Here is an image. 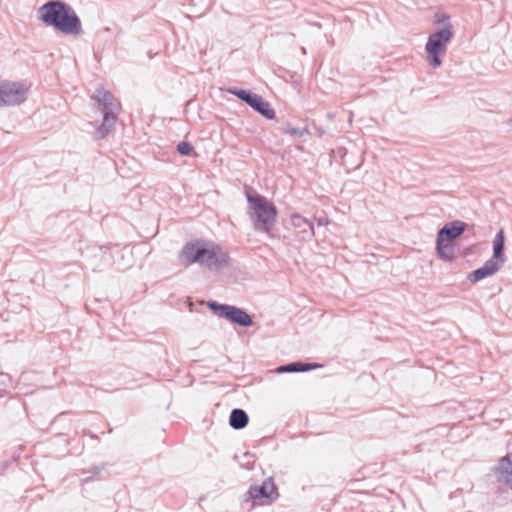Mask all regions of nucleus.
<instances>
[{"instance_id": "f257e3e1", "label": "nucleus", "mask_w": 512, "mask_h": 512, "mask_svg": "<svg viewBox=\"0 0 512 512\" xmlns=\"http://www.w3.org/2000/svg\"><path fill=\"white\" fill-rule=\"evenodd\" d=\"M40 22L63 35L80 36L84 33L82 22L74 8L63 0H49L37 10Z\"/></svg>"}, {"instance_id": "f03ea898", "label": "nucleus", "mask_w": 512, "mask_h": 512, "mask_svg": "<svg viewBox=\"0 0 512 512\" xmlns=\"http://www.w3.org/2000/svg\"><path fill=\"white\" fill-rule=\"evenodd\" d=\"M435 18V23L441 27L429 35L425 44L426 60L432 68L442 65L441 57L446 53L447 45L454 34L450 17L447 14L436 13Z\"/></svg>"}, {"instance_id": "7ed1b4c3", "label": "nucleus", "mask_w": 512, "mask_h": 512, "mask_svg": "<svg viewBox=\"0 0 512 512\" xmlns=\"http://www.w3.org/2000/svg\"><path fill=\"white\" fill-rule=\"evenodd\" d=\"M247 215L256 231L270 233L276 223L278 211L275 204L265 196L246 193Z\"/></svg>"}, {"instance_id": "20e7f679", "label": "nucleus", "mask_w": 512, "mask_h": 512, "mask_svg": "<svg viewBox=\"0 0 512 512\" xmlns=\"http://www.w3.org/2000/svg\"><path fill=\"white\" fill-rule=\"evenodd\" d=\"M493 254L490 259H488L483 266L473 270L468 274L467 279L471 283H477L487 277H490L496 274L502 265L506 261V256L504 253L505 249V234L503 229H500L493 240Z\"/></svg>"}, {"instance_id": "39448f33", "label": "nucleus", "mask_w": 512, "mask_h": 512, "mask_svg": "<svg viewBox=\"0 0 512 512\" xmlns=\"http://www.w3.org/2000/svg\"><path fill=\"white\" fill-rule=\"evenodd\" d=\"M206 305L215 316L225 319L234 325L243 328H248L253 325L252 316L243 308L219 303L214 300H209Z\"/></svg>"}, {"instance_id": "423d86ee", "label": "nucleus", "mask_w": 512, "mask_h": 512, "mask_svg": "<svg viewBox=\"0 0 512 512\" xmlns=\"http://www.w3.org/2000/svg\"><path fill=\"white\" fill-rule=\"evenodd\" d=\"M227 92L240 99L242 102H244L246 105H248L250 108H252L255 112L260 114L265 119H276V112L274 108L271 106L269 101H267L261 95L256 94L251 90L234 86L227 88Z\"/></svg>"}, {"instance_id": "0eeeda50", "label": "nucleus", "mask_w": 512, "mask_h": 512, "mask_svg": "<svg viewBox=\"0 0 512 512\" xmlns=\"http://www.w3.org/2000/svg\"><path fill=\"white\" fill-rule=\"evenodd\" d=\"M279 498L278 488L272 477L265 479L260 485H251L245 493V502L255 505H267Z\"/></svg>"}, {"instance_id": "6e6552de", "label": "nucleus", "mask_w": 512, "mask_h": 512, "mask_svg": "<svg viewBox=\"0 0 512 512\" xmlns=\"http://www.w3.org/2000/svg\"><path fill=\"white\" fill-rule=\"evenodd\" d=\"M27 97L28 87L25 84L14 81L0 82V107L21 105Z\"/></svg>"}, {"instance_id": "1a4fd4ad", "label": "nucleus", "mask_w": 512, "mask_h": 512, "mask_svg": "<svg viewBox=\"0 0 512 512\" xmlns=\"http://www.w3.org/2000/svg\"><path fill=\"white\" fill-rule=\"evenodd\" d=\"M230 255L220 245L210 242L201 267L211 271L218 272L230 266Z\"/></svg>"}, {"instance_id": "9d476101", "label": "nucleus", "mask_w": 512, "mask_h": 512, "mask_svg": "<svg viewBox=\"0 0 512 512\" xmlns=\"http://www.w3.org/2000/svg\"><path fill=\"white\" fill-rule=\"evenodd\" d=\"M209 243L200 239L186 242L178 255L179 261L186 267L195 263L201 265Z\"/></svg>"}, {"instance_id": "9b49d317", "label": "nucleus", "mask_w": 512, "mask_h": 512, "mask_svg": "<svg viewBox=\"0 0 512 512\" xmlns=\"http://www.w3.org/2000/svg\"><path fill=\"white\" fill-rule=\"evenodd\" d=\"M493 470L497 481L512 489V453L500 458Z\"/></svg>"}, {"instance_id": "f8f14e48", "label": "nucleus", "mask_w": 512, "mask_h": 512, "mask_svg": "<svg viewBox=\"0 0 512 512\" xmlns=\"http://www.w3.org/2000/svg\"><path fill=\"white\" fill-rule=\"evenodd\" d=\"M467 224L461 220H453L444 224L437 232L436 238L447 242H453L466 230Z\"/></svg>"}, {"instance_id": "ddd939ff", "label": "nucleus", "mask_w": 512, "mask_h": 512, "mask_svg": "<svg viewBox=\"0 0 512 512\" xmlns=\"http://www.w3.org/2000/svg\"><path fill=\"white\" fill-rule=\"evenodd\" d=\"M92 98L96 101L98 108L102 111L103 115H105V113H110L112 116H117V104L115 103V98L110 91L97 89Z\"/></svg>"}, {"instance_id": "4468645a", "label": "nucleus", "mask_w": 512, "mask_h": 512, "mask_svg": "<svg viewBox=\"0 0 512 512\" xmlns=\"http://www.w3.org/2000/svg\"><path fill=\"white\" fill-rule=\"evenodd\" d=\"M291 221L301 240L309 241L314 237V225L310 220L300 214H293Z\"/></svg>"}, {"instance_id": "2eb2a0df", "label": "nucleus", "mask_w": 512, "mask_h": 512, "mask_svg": "<svg viewBox=\"0 0 512 512\" xmlns=\"http://www.w3.org/2000/svg\"><path fill=\"white\" fill-rule=\"evenodd\" d=\"M436 252L443 261L452 262L455 258L454 242H447L436 238Z\"/></svg>"}, {"instance_id": "dca6fc26", "label": "nucleus", "mask_w": 512, "mask_h": 512, "mask_svg": "<svg viewBox=\"0 0 512 512\" xmlns=\"http://www.w3.org/2000/svg\"><path fill=\"white\" fill-rule=\"evenodd\" d=\"M249 423L247 412L241 408H234L229 415V425L234 430L244 429Z\"/></svg>"}, {"instance_id": "f3484780", "label": "nucleus", "mask_w": 512, "mask_h": 512, "mask_svg": "<svg viewBox=\"0 0 512 512\" xmlns=\"http://www.w3.org/2000/svg\"><path fill=\"white\" fill-rule=\"evenodd\" d=\"M116 120L117 116H112L110 113H105V115H103V121L98 126L96 131L97 139L105 138L114 128Z\"/></svg>"}, {"instance_id": "a211bd4d", "label": "nucleus", "mask_w": 512, "mask_h": 512, "mask_svg": "<svg viewBox=\"0 0 512 512\" xmlns=\"http://www.w3.org/2000/svg\"><path fill=\"white\" fill-rule=\"evenodd\" d=\"M282 133L290 135V136H304V135H310V131L308 128H296L292 127L289 123H287L285 126H282L280 128Z\"/></svg>"}, {"instance_id": "6ab92c4d", "label": "nucleus", "mask_w": 512, "mask_h": 512, "mask_svg": "<svg viewBox=\"0 0 512 512\" xmlns=\"http://www.w3.org/2000/svg\"><path fill=\"white\" fill-rule=\"evenodd\" d=\"M322 367V364L316 362L296 361V373L309 372Z\"/></svg>"}, {"instance_id": "aec40b11", "label": "nucleus", "mask_w": 512, "mask_h": 512, "mask_svg": "<svg viewBox=\"0 0 512 512\" xmlns=\"http://www.w3.org/2000/svg\"><path fill=\"white\" fill-rule=\"evenodd\" d=\"M176 150L177 152L181 155V156H191V155H196L195 151H194V147L192 146V144L188 141H181L177 144V147H176Z\"/></svg>"}, {"instance_id": "412c9836", "label": "nucleus", "mask_w": 512, "mask_h": 512, "mask_svg": "<svg viewBox=\"0 0 512 512\" xmlns=\"http://www.w3.org/2000/svg\"><path fill=\"white\" fill-rule=\"evenodd\" d=\"M275 372L278 373V374H283V373H296V361L294 362H289L287 364H284V365H280L278 366L276 369H275Z\"/></svg>"}, {"instance_id": "4be33fe9", "label": "nucleus", "mask_w": 512, "mask_h": 512, "mask_svg": "<svg viewBox=\"0 0 512 512\" xmlns=\"http://www.w3.org/2000/svg\"><path fill=\"white\" fill-rule=\"evenodd\" d=\"M105 465H106L105 463H101L99 465H95V466L91 467L88 470H83L82 471V475H84L86 473H90L93 476L97 475V474H99L101 471H103L105 469Z\"/></svg>"}, {"instance_id": "5701e85b", "label": "nucleus", "mask_w": 512, "mask_h": 512, "mask_svg": "<svg viewBox=\"0 0 512 512\" xmlns=\"http://www.w3.org/2000/svg\"><path fill=\"white\" fill-rule=\"evenodd\" d=\"M328 223H329V220L326 217H320V218L317 219V225L318 226H325Z\"/></svg>"}, {"instance_id": "b1692460", "label": "nucleus", "mask_w": 512, "mask_h": 512, "mask_svg": "<svg viewBox=\"0 0 512 512\" xmlns=\"http://www.w3.org/2000/svg\"><path fill=\"white\" fill-rule=\"evenodd\" d=\"M82 476H83V477L81 478V480H82L83 482H85V483H87V482L91 481V480H92V478H93V475H92V474H90V473H86V474H84V475H82Z\"/></svg>"}, {"instance_id": "393cba45", "label": "nucleus", "mask_w": 512, "mask_h": 512, "mask_svg": "<svg viewBox=\"0 0 512 512\" xmlns=\"http://www.w3.org/2000/svg\"><path fill=\"white\" fill-rule=\"evenodd\" d=\"M107 250H108L107 247H104V246L99 247V251L102 252L103 254H105Z\"/></svg>"}, {"instance_id": "a878e982", "label": "nucleus", "mask_w": 512, "mask_h": 512, "mask_svg": "<svg viewBox=\"0 0 512 512\" xmlns=\"http://www.w3.org/2000/svg\"><path fill=\"white\" fill-rule=\"evenodd\" d=\"M511 122H512V119H511Z\"/></svg>"}]
</instances>
